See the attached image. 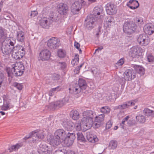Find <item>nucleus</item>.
<instances>
[{
    "label": "nucleus",
    "mask_w": 154,
    "mask_h": 154,
    "mask_svg": "<svg viewBox=\"0 0 154 154\" xmlns=\"http://www.w3.org/2000/svg\"><path fill=\"white\" fill-rule=\"evenodd\" d=\"M75 138V133L68 132L66 134V137H65L63 142L66 146H69L72 144Z\"/></svg>",
    "instance_id": "9"
},
{
    "label": "nucleus",
    "mask_w": 154,
    "mask_h": 154,
    "mask_svg": "<svg viewBox=\"0 0 154 154\" xmlns=\"http://www.w3.org/2000/svg\"><path fill=\"white\" fill-rule=\"evenodd\" d=\"M147 59L148 61L150 62H152L154 61V57L151 55H149L147 56Z\"/></svg>",
    "instance_id": "54"
},
{
    "label": "nucleus",
    "mask_w": 154,
    "mask_h": 154,
    "mask_svg": "<svg viewBox=\"0 0 154 154\" xmlns=\"http://www.w3.org/2000/svg\"><path fill=\"white\" fill-rule=\"evenodd\" d=\"M14 75L15 76H20L24 72V67L23 65H20L19 68L17 66H14Z\"/></svg>",
    "instance_id": "25"
},
{
    "label": "nucleus",
    "mask_w": 154,
    "mask_h": 154,
    "mask_svg": "<svg viewBox=\"0 0 154 154\" xmlns=\"http://www.w3.org/2000/svg\"><path fill=\"white\" fill-rule=\"evenodd\" d=\"M77 136V140L81 142H85V139L82 133L81 132H78L76 133Z\"/></svg>",
    "instance_id": "37"
},
{
    "label": "nucleus",
    "mask_w": 154,
    "mask_h": 154,
    "mask_svg": "<svg viewBox=\"0 0 154 154\" xmlns=\"http://www.w3.org/2000/svg\"><path fill=\"white\" fill-rule=\"evenodd\" d=\"M56 19L54 16L49 17H44L40 20L39 24L43 28L48 29L50 25L55 21Z\"/></svg>",
    "instance_id": "7"
},
{
    "label": "nucleus",
    "mask_w": 154,
    "mask_h": 154,
    "mask_svg": "<svg viewBox=\"0 0 154 154\" xmlns=\"http://www.w3.org/2000/svg\"><path fill=\"white\" fill-rule=\"evenodd\" d=\"M47 45L48 47L51 49L57 48L60 45V41L55 37H52L48 41Z\"/></svg>",
    "instance_id": "11"
},
{
    "label": "nucleus",
    "mask_w": 154,
    "mask_h": 154,
    "mask_svg": "<svg viewBox=\"0 0 154 154\" xmlns=\"http://www.w3.org/2000/svg\"><path fill=\"white\" fill-rule=\"evenodd\" d=\"M75 58L74 59H73L72 60V63L73 64H74V61L75 60H76V61L79 60V55L78 54H75Z\"/></svg>",
    "instance_id": "56"
},
{
    "label": "nucleus",
    "mask_w": 154,
    "mask_h": 154,
    "mask_svg": "<svg viewBox=\"0 0 154 154\" xmlns=\"http://www.w3.org/2000/svg\"><path fill=\"white\" fill-rule=\"evenodd\" d=\"M25 53V51L24 47L18 45L15 46L13 48L12 56L15 59H20L23 57Z\"/></svg>",
    "instance_id": "6"
},
{
    "label": "nucleus",
    "mask_w": 154,
    "mask_h": 154,
    "mask_svg": "<svg viewBox=\"0 0 154 154\" xmlns=\"http://www.w3.org/2000/svg\"><path fill=\"white\" fill-rule=\"evenodd\" d=\"M75 88V85L73 86H72V87H71L70 88H69V90L70 91L71 93H74Z\"/></svg>",
    "instance_id": "57"
},
{
    "label": "nucleus",
    "mask_w": 154,
    "mask_h": 154,
    "mask_svg": "<svg viewBox=\"0 0 154 154\" xmlns=\"http://www.w3.org/2000/svg\"><path fill=\"white\" fill-rule=\"evenodd\" d=\"M74 45L75 47L79 51V53L81 54L82 53V51L81 49L80 48V44L78 42H75Z\"/></svg>",
    "instance_id": "48"
},
{
    "label": "nucleus",
    "mask_w": 154,
    "mask_h": 154,
    "mask_svg": "<svg viewBox=\"0 0 154 154\" xmlns=\"http://www.w3.org/2000/svg\"><path fill=\"white\" fill-rule=\"evenodd\" d=\"M113 20L114 18L110 16L107 17L104 21L105 26L106 28L110 27L111 26L112 23H113Z\"/></svg>",
    "instance_id": "27"
},
{
    "label": "nucleus",
    "mask_w": 154,
    "mask_h": 154,
    "mask_svg": "<svg viewBox=\"0 0 154 154\" xmlns=\"http://www.w3.org/2000/svg\"><path fill=\"white\" fill-rule=\"evenodd\" d=\"M60 76L59 75L56 74H54L53 75L52 77V79L55 82L58 80L60 79Z\"/></svg>",
    "instance_id": "52"
},
{
    "label": "nucleus",
    "mask_w": 154,
    "mask_h": 154,
    "mask_svg": "<svg viewBox=\"0 0 154 154\" xmlns=\"http://www.w3.org/2000/svg\"><path fill=\"white\" fill-rule=\"evenodd\" d=\"M104 117V114L99 115L98 116H96L95 122L94 123L95 128H98L103 124Z\"/></svg>",
    "instance_id": "21"
},
{
    "label": "nucleus",
    "mask_w": 154,
    "mask_h": 154,
    "mask_svg": "<svg viewBox=\"0 0 154 154\" xmlns=\"http://www.w3.org/2000/svg\"><path fill=\"white\" fill-rule=\"evenodd\" d=\"M30 14V17H34L35 16H36L38 14V12L36 11H31L30 13H29L28 14Z\"/></svg>",
    "instance_id": "50"
},
{
    "label": "nucleus",
    "mask_w": 154,
    "mask_h": 154,
    "mask_svg": "<svg viewBox=\"0 0 154 154\" xmlns=\"http://www.w3.org/2000/svg\"><path fill=\"white\" fill-rule=\"evenodd\" d=\"M129 3L135 7L137 8L139 6V4L138 1L135 0H130L129 2Z\"/></svg>",
    "instance_id": "43"
},
{
    "label": "nucleus",
    "mask_w": 154,
    "mask_h": 154,
    "mask_svg": "<svg viewBox=\"0 0 154 154\" xmlns=\"http://www.w3.org/2000/svg\"><path fill=\"white\" fill-rule=\"evenodd\" d=\"M127 5L131 9L134 10L137 8L133 5H131V4H130L129 2L127 3Z\"/></svg>",
    "instance_id": "59"
},
{
    "label": "nucleus",
    "mask_w": 154,
    "mask_h": 154,
    "mask_svg": "<svg viewBox=\"0 0 154 154\" xmlns=\"http://www.w3.org/2000/svg\"><path fill=\"white\" fill-rule=\"evenodd\" d=\"M103 11V8L100 6H97L94 8L93 14L88 16L85 20L86 23L85 24V26L87 29L90 30L94 27V23L95 21L94 17L97 18L98 16L100 15Z\"/></svg>",
    "instance_id": "1"
},
{
    "label": "nucleus",
    "mask_w": 154,
    "mask_h": 154,
    "mask_svg": "<svg viewBox=\"0 0 154 154\" xmlns=\"http://www.w3.org/2000/svg\"><path fill=\"white\" fill-rule=\"evenodd\" d=\"M22 146L21 144L17 143L15 145L12 146L11 147L9 148V150L10 152H11L13 150H17L20 147Z\"/></svg>",
    "instance_id": "38"
},
{
    "label": "nucleus",
    "mask_w": 154,
    "mask_h": 154,
    "mask_svg": "<svg viewBox=\"0 0 154 154\" xmlns=\"http://www.w3.org/2000/svg\"><path fill=\"white\" fill-rule=\"evenodd\" d=\"M4 38V31L2 28H0V41H2Z\"/></svg>",
    "instance_id": "51"
},
{
    "label": "nucleus",
    "mask_w": 154,
    "mask_h": 154,
    "mask_svg": "<svg viewBox=\"0 0 154 154\" xmlns=\"http://www.w3.org/2000/svg\"><path fill=\"white\" fill-rule=\"evenodd\" d=\"M124 74V77L127 81L131 80L136 77L135 73L132 69H127L126 70Z\"/></svg>",
    "instance_id": "22"
},
{
    "label": "nucleus",
    "mask_w": 154,
    "mask_h": 154,
    "mask_svg": "<svg viewBox=\"0 0 154 154\" xmlns=\"http://www.w3.org/2000/svg\"><path fill=\"white\" fill-rule=\"evenodd\" d=\"M127 124L128 126H133L136 125L135 121L133 119H130L129 121H128Z\"/></svg>",
    "instance_id": "45"
},
{
    "label": "nucleus",
    "mask_w": 154,
    "mask_h": 154,
    "mask_svg": "<svg viewBox=\"0 0 154 154\" xmlns=\"http://www.w3.org/2000/svg\"><path fill=\"white\" fill-rule=\"evenodd\" d=\"M116 6L111 3H108L106 6V11L107 14L109 15L116 14L117 10Z\"/></svg>",
    "instance_id": "20"
},
{
    "label": "nucleus",
    "mask_w": 154,
    "mask_h": 154,
    "mask_svg": "<svg viewBox=\"0 0 154 154\" xmlns=\"http://www.w3.org/2000/svg\"><path fill=\"white\" fill-rule=\"evenodd\" d=\"M126 80H127L125 79L124 77V78H122L120 80V83L121 84L122 86L124 85L126 83Z\"/></svg>",
    "instance_id": "55"
},
{
    "label": "nucleus",
    "mask_w": 154,
    "mask_h": 154,
    "mask_svg": "<svg viewBox=\"0 0 154 154\" xmlns=\"http://www.w3.org/2000/svg\"><path fill=\"white\" fill-rule=\"evenodd\" d=\"M137 27L135 23L131 21H125L123 25V31L128 35H131L135 31Z\"/></svg>",
    "instance_id": "4"
},
{
    "label": "nucleus",
    "mask_w": 154,
    "mask_h": 154,
    "mask_svg": "<svg viewBox=\"0 0 154 154\" xmlns=\"http://www.w3.org/2000/svg\"><path fill=\"white\" fill-rule=\"evenodd\" d=\"M60 86H58L55 88H51L49 90L48 94L50 96H52L55 92H57L60 90Z\"/></svg>",
    "instance_id": "35"
},
{
    "label": "nucleus",
    "mask_w": 154,
    "mask_h": 154,
    "mask_svg": "<svg viewBox=\"0 0 154 154\" xmlns=\"http://www.w3.org/2000/svg\"><path fill=\"white\" fill-rule=\"evenodd\" d=\"M136 103V101L135 100H131L126 101L125 102L123 103L122 104L116 106V108L117 109H123L128 108L131 106L135 105Z\"/></svg>",
    "instance_id": "18"
},
{
    "label": "nucleus",
    "mask_w": 154,
    "mask_h": 154,
    "mask_svg": "<svg viewBox=\"0 0 154 154\" xmlns=\"http://www.w3.org/2000/svg\"><path fill=\"white\" fill-rule=\"evenodd\" d=\"M70 116L74 120H77L79 117V114L76 110H72L70 112Z\"/></svg>",
    "instance_id": "32"
},
{
    "label": "nucleus",
    "mask_w": 154,
    "mask_h": 154,
    "mask_svg": "<svg viewBox=\"0 0 154 154\" xmlns=\"http://www.w3.org/2000/svg\"><path fill=\"white\" fill-rule=\"evenodd\" d=\"M58 65L60 66V68L62 69H65L66 67V63L64 62H59L58 63Z\"/></svg>",
    "instance_id": "49"
},
{
    "label": "nucleus",
    "mask_w": 154,
    "mask_h": 154,
    "mask_svg": "<svg viewBox=\"0 0 154 154\" xmlns=\"http://www.w3.org/2000/svg\"><path fill=\"white\" fill-rule=\"evenodd\" d=\"M12 86L16 88L19 90H22L23 88V85L17 82H14Z\"/></svg>",
    "instance_id": "44"
},
{
    "label": "nucleus",
    "mask_w": 154,
    "mask_h": 154,
    "mask_svg": "<svg viewBox=\"0 0 154 154\" xmlns=\"http://www.w3.org/2000/svg\"><path fill=\"white\" fill-rule=\"evenodd\" d=\"M130 118V117L129 116H127L123 119L122 120V124H124V123L125 121L128 120V119Z\"/></svg>",
    "instance_id": "60"
},
{
    "label": "nucleus",
    "mask_w": 154,
    "mask_h": 154,
    "mask_svg": "<svg viewBox=\"0 0 154 154\" xmlns=\"http://www.w3.org/2000/svg\"><path fill=\"white\" fill-rule=\"evenodd\" d=\"M44 133L42 130H36L30 133L29 136H27L24 138V140H26L29 138L32 137V141L33 143H37L39 139H42L44 138Z\"/></svg>",
    "instance_id": "3"
},
{
    "label": "nucleus",
    "mask_w": 154,
    "mask_h": 154,
    "mask_svg": "<svg viewBox=\"0 0 154 154\" xmlns=\"http://www.w3.org/2000/svg\"><path fill=\"white\" fill-rule=\"evenodd\" d=\"M51 55V53L48 50L44 49L41 51L39 53V56L42 60H47L49 59Z\"/></svg>",
    "instance_id": "17"
},
{
    "label": "nucleus",
    "mask_w": 154,
    "mask_h": 154,
    "mask_svg": "<svg viewBox=\"0 0 154 154\" xmlns=\"http://www.w3.org/2000/svg\"><path fill=\"white\" fill-rule=\"evenodd\" d=\"M101 112L104 113H108L110 111V109L108 106H103L101 108Z\"/></svg>",
    "instance_id": "41"
},
{
    "label": "nucleus",
    "mask_w": 154,
    "mask_h": 154,
    "mask_svg": "<svg viewBox=\"0 0 154 154\" xmlns=\"http://www.w3.org/2000/svg\"><path fill=\"white\" fill-rule=\"evenodd\" d=\"M84 114H85L86 117L91 118L92 119L94 117L95 113L92 111L91 110H87L85 112Z\"/></svg>",
    "instance_id": "36"
},
{
    "label": "nucleus",
    "mask_w": 154,
    "mask_h": 154,
    "mask_svg": "<svg viewBox=\"0 0 154 154\" xmlns=\"http://www.w3.org/2000/svg\"><path fill=\"white\" fill-rule=\"evenodd\" d=\"M154 25L151 23H147L143 27L144 32L149 35H151L154 32Z\"/></svg>",
    "instance_id": "23"
},
{
    "label": "nucleus",
    "mask_w": 154,
    "mask_h": 154,
    "mask_svg": "<svg viewBox=\"0 0 154 154\" xmlns=\"http://www.w3.org/2000/svg\"><path fill=\"white\" fill-rule=\"evenodd\" d=\"M81 126L82 125L81 122L78 121L74 124V128L77 131H79L82 129Z\"/></svg>",
    "instance_id": "40"
},
{
    "label": "nucleus",
    "mask_w": 154,
    "mask_h": 154,
    "mask_svg": "<svg viewBox=\"0 0 154 154\" xmlns=\"http://www.w3.org/2000/svg\"><path fill=\"white\" fill-rule=\"evenodd\" d=\"M66 134V133L65 131L63 129H60L57 130L55 132L53 139L51 141L53 146H57L63 142Z\"/></svg>",
    "instance_id": "2"
},
{
    "label": "nucleus",
    "mask_w": 154,
    "mask_h": 154,
    "mask_svg": "<svg viewBox=\"0 0 154 154\" xmlns=\"http://www.w3.org/2000/svg\"><path fill=\"white\" fill-rule=\"evenodd\" d=\"M4 100L3 104L2 106V109L3 110H7L10 109L9 104L11 102V99L7 95H4L3 97Z\"/></svg>",
    "instance_id": "24"
},
{
    "label": "nucleus",
    "mask_w": 154,
    "mask_h": 154,
    "mask_svg": "<svg viewBox=\"0 0 154 154\" xmlns=\"http://www.w3.org/2000/svg\"><path fill=\"white\" fill-rule=\"evenodd\" d=\"M57 54L59 57L63 58L66 55V52L64 50L60 49H59L57 52Z\"/></svg>",
    "instance_id": "39"
},
{
    "label": "nucleus",
    "mask_w": 154,
    "mask_h": 154,
    "mask_svg": "<svg viewBox=\"0 0 154 154\" xmlns=\"http://www.w3.org/2000/svg\"><path fill=\"white\" fill-rule=\"evenodd\" d=\"M75 90L74 94H77L80 93L81 91L83 92L80 88L78 85L77 84H75Z\"/></svg>",
    "instance_id": "46"
},
{
    "label": "nucleus",
    "mask_w": 154,
    "mask_h": 154,
    "mask_svg": "<svg viewBox=\"0 0 154 154\" xmlns=\"http://www.w3.org/2000/svg\"><path fill=\"white\" fill-rule=\"evenodd\" d=\"M62 124L64 128L68 131H71L74 128L73 122L69 120L64 119Z\"/></svg>",
    "instance_id": "19"
},
{
    "label": "nucleus",
    "mask_w": 154,
    "mask_h": 154,
    "mask_svg": "<svg viewBox=\"0 0 154 154\" xmlns=\"http://www.w3.org/2000/svg\"><path fill=\"white\" fill-rule=\"evenodd\" d=\"M57 8L58 12L61 15H66L69 11V6L65 3H60L57 5Z\"/></svg>",
    "instance_id": "8"
},
{
    "label": "nucleus",
    "mask_w": 154,
    "mask_h": 154,
    "mask_svg": "<svg viewBox=\"0 0 154 154\" xmlns=\"http://www.w3.org/2000/svg\"><path fill=\"white\" fill-rule=\"evenodd\" d=\"M143 112L144 115L148 117L151 118L154 117V111L148 108L144 109L143 110Z\"/></svg>",
    "instance_id": "31"
},
{
    "label": "nucleus",
    "mask_w": 154,
    "mask_h": 154,
    "mask_svg": "<svg viewBox=\"0 0 154 154\" xmlns=\"http://www.w3.org/2000/svg\"><path fill=\"white\" fill-rule=\"evenodd\" d=\"M83 127L86 130L89 129L91 127L93 122V119L91 118L84 117L81 120Z\"/></svg>",
    "instance_id": "16"
},
{
    "label": "nucleus",
    "mask_w": 154,
    "mask_h": 154,
    "mask_svg": "<svg viewBox=\"0 0 154 154\" xmlns=\"http://www.w3.org/2000/svg\"><path fill=\"white\" fill-rule=\"evenodd\" d=\"M103 49V47L102 46L98 47L97 49H96L95 52V53H94V54H95L96 51H98V52L99 51H101Z\"/></svg>",
    "instance_id": "63"
},
{
    "label": "nucleus",
    "mask_w": 154,
    "mask_h": 154,
    "mask_svg": "<svg viewBox=\"0 0 154 154\" xmlns=\"http://www.w3.org/2000/svg\"><path fill=\"white\" fill-rule=\"evenodd\" d=\"M80 69L79 67L77 66L74 69V72H76V74H78L79 72Z\"/></svg>",
    "instance_id": "64"
},
{
    "label": "nucleus",
    "mask_w": 154,
    "mask_h": 154,
    "mask_svg": "<svg viewBox=\"0 0 154 154\" xmlns=\"http://www.w3.org/2000/svg\"><path fill=\"white\" fill-rule=\"evenodd\" d=\"M68 97H65L61 100L51 103L49 105L46 106L45 109H46L54 110L56 108H59L63 106L66 103L68 102Z\"/></svg>",
    "instance_id": "5"
},
{
    "label": "nucleus",
    "mask_w": 154,
    "mask_h": 154,
    "mask_svg": "<svg viewBox=\"0 0 154 154\" xmlns=\"http://www.w3.org/2000/svg\"><path fill=\"white\" fill-rule=\"evenodd\" d=\"M132 67H133L134 70L137 72L141 75H143L145 72L144 68L141 66L136 65H132Z\"/></svg>",
    "instance_id": "28"
},
{
    "label": "nucleus",
    "mask_w": 154,
    "mask_h": 154,
    "mask_svg": "<svg viewBox=\"0 0 154 154\" xmlns=\"http://www.w3.org/2000/svg\"><path fill=\"white\" fill-rule=\"evenodd\" d=\"M17 39L19 42H23L25 39L24 32L21 30H19L17 32Z\"/></svg>",
    "instance_id": "26"
},
{
    "label": "nucleus",
    "mask_w": 154,
    "mask_h": 154,
    "mask_svg": "<svg viewBox=\"0 0 154 154\" xmlns=\"http://www.w3.org/2000/svg\"><path fill=\"white\" fill-rule=\"evenodd\" d=\"M86 138L91 143H94L96 142H97L98 140L95 135H93L92 134L89 133L86 134Z\"/></svg>",
    "instance_id": "29"
},
{
    "label": "nucleus",
    "mask_w": 154,
    "mask_h": 154,
    "mask_svg": "<svg viewBox=\"0 0 154 154\" xmlns=\"http://www.w3.org/2000/svg\"><path fill=\"white\" fill-rule=\"evenodd\" d=\"M136 121L140 123H144L145 122L146 120L145 117L141 115H139L136 116Z\"/></svg>",
    "instance_id": "33"
},
{
    "label": "nucleus",
    "mask_w": 154,
    "mask_h": 154,
    "mask_svg": "<svg viewBox=\"0 0 154 154\" xmlns=\"http://www.w3.org/2000/svg\"><path fill=\"white\" fill-rule=\"evenodd\" d=\"M14 66L12 68H7L6 69V71L8 73V76L11 77V79L14 75Z\"/></svg>",
    "instance_id": "34"
},
{
    "label": "nucleus",
    "mask_w": 154,
    "mask_h": 154,
    "mask_svg": "<svg viewBox=\"0 0 154 154\" xmlns=\"http://www.w3.org/2000/svg\"><path fill=\"white\" fill-rule=\"evenodd\" d=\"M143 20L141 19H138L136 22V23H138V24L139 25H141L142 23H143Z\"/></svg>",
    "instance_id": "61"
},
{
    "label": "nucleus",
    "mask_w": 154,
    "mask_h": 154,
    "mask_svg": "<svg viewBox=\"0 0 154 154\" xmlns=\"http://www.w3.org/2000/svg\"><path fill=\"white\" fill-rule=\"evenodd\" d=\"M81 0V2H81L82 4L85 6H87L89 5V3H87L86 2H85V1L83 0Z\"/></svg>",
    "instance_id": "62"
},
{
    "label": "nucleus",
    "mask_w": 154,
    "mask_h": 154,
    "mask_svg": "<svg viewBox=\"0 0 154 154\" xmlns=\"http://www.w3.org/2000/svg\"><path fill=\"white\" fill-rule=\"evenodd\" d=\"M124 63V58H122L119 60L116 63V65L118 66H122Z\"/></svg>",
    "instance_id": "53"
},
{
    "label": "nucleus",
    "mask_w": 154,
    "mask_h": 154,
    "mask_svg": "<svg viewBox=\"0 0 154 154\" xmlns=\"http://www.w3.org/2000/svg\"><path fill=\"white\" fill-rule=\"evenodd\" d=\"M14 47L12 48H10V45L7 44L6 42H3L2 43V53L5 55H9L13 51V48Z\"/></svg>",
    "instance_id": "14"
},
{
    "label": "nucleus",
    "mask_w": 154,
    "mask_h": 154,
    "mask_svg": "<svg viewBox=\"0 0 154 154\" xmlns=\"http://www.w3.org/2000/svg\"><path fill=\"white\" fill-rule=\"evenodd\" d=\"M82 4L79 1L75 2L73 3L71 8V12L73 14H77L79 13L81 9Z\"/></svg>",
    "instance_id": "15"
},
{
    "label": "nucleus",
    "mask_w": 154,
    "mask_h": 154,
    "mask_svg": "<svg viewBox=\"0 0 154 154\" xmlns=\"http://www.w3.org/2000/svg\"><path fill=\"white\" fill-rule=\"evenodd\" d=\"M137 41L140 45L146 46L149 43V38L146 34H141L137 37Z\"/></svg>",
    "instance_id": "10"
},
{
    "label": "nucleus",
    "mask_w": 154,
    "mask_h": 154,
    "mask_svg": "<svg viewBox=\"0 0 154 154\" xmlns=\"http://www.w3.org/2000/svg\"><path fill=\"white\" fill-rule=\"evenodd\" d=\"M13 41H11V40H9L8 41L6 40L4 42H6L9 45H10V48H12L14 46V43H15V41L13 40Z\"/></svg>",
    "instance_id": "47"
},
{
    "label": "nucleus",
    "mask_w": 154,
    "mask_h": 154,
    "mask_svg": "<svg viewBox=\"0 0 154 154\" xmlns=\"http://www.w3.org/2000/svg\"><path fill=\"white\" fill-rule=\"evenodd\" d=\"M117 145V142L116 141L111 140L109 143V146L112 149H115L116 148Z\"/></svg>",
    "instance_id": "42"
},
{
    "label": "nucleus",
    "mask_w": 154,
    "mask_h": 154,
    "mask_svg": "<svg viewBox=\"0 0 154 154\" xmlns=\"http://www.w3.org/2000/svg\"><path fill=\"white\" fill-rule=\"evenodd\" d=\"M38 152L39 154H51V152L48 146L44 143H42L38 147Z\"/></svg>",
    "instance_id": "12"
},
{
    "label": "nucleus",
    "mask_w": 154,
    "mask_h": 154,
    "mask_svg": "<svg viewBox=\"0 0 154 154\" xmlns=\"http://www.w3.org/2000/svg\"><path fill=\"white\" fill-rule=\"evenodd\" d=\"M78 86L82 91L85 90L87 86L86 81L83 79L79 78L78 81Z\"/></svg>",
    "instance_id": "30"
},
{
    "label": "nucleus",
    "mask_w": 154,
    "mask_h": 154,
    "mask_svg": "<svg viewBox=\"0 0 154 154\" xmlns=\"http://www.w3.org/2000/svg\"><path fill=\"white\" fill-rule=\"evenodd\" d=\"M143 52V50L140 47H133L131 49V56L133 58H138Z\"/></svg>",
    "instance_id": "13"
},
{
    "label": "nucleus",
    "mask_w": 154,
    "mask_h": 154,
    "mask_svg": "<svg viewBox=\"0 0 154 154\" xmlns=\"http://www.w3.org/2000/svg\"><path fill=\"white\" fill-rule=\"evenodd\" d=\"M112 126V124L110 122H108L106 126V129H109Z\"/></svg>",
    "instance_id": "58"
}]
</instances>
